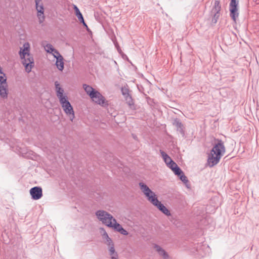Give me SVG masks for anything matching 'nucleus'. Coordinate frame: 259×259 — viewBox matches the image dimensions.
<instances>
[{
  "label": "nucleus",
  "mask_w": 259,
  "mask_h": 259,
  "mask_svg": "<svg viewBox=\"0 0 259 259\" xmlns=\"http://www.w3.org/2000/svg\"><path fill=\"white\" fill-rule=\"evenodd\" d=\"M217 142L208 156L207 162L210 167L213 166L219 162L222 153L225 152L223 141L218 140Z\"/></svg>",
  "instance_id": "nucleus-1"
},
{
  "label": "nucleus",
  "mask_w": 259,
  "mask_h": 259,
  "mask_svg": "<svg viewBox=\"0 0 259 259\" xmlns=\"http://www.w3.org/2000/svg\"><path fill=\"white\" fill-rule=\"evenodd\" d=\"M23 48V49L20 48L19 54L23 60L22 63L25 66L26 71L29 72L34 65L33 58L29 53V44L28 42L25 43Z\"/></svg>",
  "instance_id": "nucleus-2"
},
{
  "label": "nucleus",
  "mask_w": 259,
  "mask_h": 259,
  "mask_svg": "<svg viewBox=\"0 0 259 259\" xmlns=\"http://www.w3.org/2000/svg\"><path fill=\"white\" fill-rule=\"evenodd\" d=\"M96 215L100 221L108 227L111 225L113 219H114L111 214L103 210L97 211Z\"/></svg>",
  "instance_id": "nucleus-3"
},
{
  "label": "nucleus",
  "mask_w": 259,
  "mask_h": 259,
  "mask_svg": "<svg viewBox=\"0 0 259 259\" xmlns=\"http://www.w3.org/2000/svg\"><path fill=\"white\" fill-rule=\"evenodd\" d=\"M60 103L65 114L69 118L70 120L72 121L75 117L74 112L72 106L68 101L67 98L64 100L62 99Z\"/></svg>",
  "instance_id": "nucleus-4"
},
{
  "label": "nucleus",
  "mask_w": 259,
  "mask_h": 259,
  "mask_svg": "<svg viewBox=\"0 0 259 259\" xmlns=\"http://www.w3.org/2000/svg\"><path fill=\"white\" fill-rule=\"evenodd\" d=\"M5 74L2 71L0 67V95L3 98H6L8 96V85Z\"/></svg>",
  "instance_id": "nucleus-5"
},
{
  "label": "nucleus",
  "mask_w": 259,
  "mask_h": 259,
  "mask_svg": "<svg viewBox=\"0 0 259 259\" xmlns=\"http://www.w3.org/2000/svg\"><path fill=\"white\" fill-rule=\"evenodd\" d=\"M221 10V6L219 1H215L214 5L211 10L210 14L212 16V22L216 23L220 16V11Z\"/></svg>",
  "instance_id": "nucleus-6"
},
{
  "label": "nucleus",
  "mask_w": 259,
  "mask_h": 259,
  "mask_svg": "<svg viewBox=\"0 0 259 259\" xmlns=\"http://www.w3.org/2000/svg\"><path fill=\"white\" fill-rule=\"evenodd\" d=\"M41 2V0H35V7L37 11V17L39 23H42L45 20L44 9Z\"/></svg>",
  "instance_id": "nucleus-7"
},
{
  "label": "nucleus",
  "mask_w": 259,
  "mask_h": 259,
  "mask_svg": "<svg viewBox=\"0 0 259 259\" xmlns=\"http://www.w3.org/2000/svg\"><path fill=\"white\" fill-rule=\"evenodd\" d=\"M30 194L33 200H38L42 196V189L40 187H34L30 189Z\"/></svg>",
  "instance_id": "nucleus-8"
},
{
  "label": "nucleus",
  "mask_w": 259,
  "mask_h": 259,
  "mask_svg": "<svg viewBox=\"0 0 259 259\" xmlns=\"http://www.w3.org/2000/svg\"><path fill=\"white\" fill-rule=\"evenodd\" d=\"M91 98L94 102L102 106L106 105V102L105 98L97 91L94 94Z\"/></svg>",
  "instance_id": "nucleus-9"
},
{
  "label": "nucleus",
  "mask_w": 259,
  "mask_h": 259,
  "mask_svg": "<svg viewBox=\"0 0 259 259\" xmlns=\"http://www.w3.org/2000/svg\"><path fill=\"white\" fill-rule=\"evenodd\" d=\"M74 9L75 12V15L77 16V17L78 18V19L79 20V21L80 22V23H82L83 26L87 28V29L88 30H89L87 24L84 22L83 16H82V14L80 13L79 10L78 9V8L76 6L74 5Z\"/></svg>",
  "instance_id": "nucleus-10"
},
{
  "label": "nucleus",
  "mask_w": 259,
  "mask_h": 259,
  "mask_svg": "<svg viewBox=\"0 0 259 259\" xmlns=\"http://www.w3.org/2000/svg\"><path fill=\"white\" fill-rule=\"evenodd\" d=\"M173 125L177 127V131L180 132L182 135H184V126L180 119L176 118L174 120Z\"/></svg>",
  "instance_id": "nucleus-11"
},
{
  "label": "nucleus",
  "mask_w": 259,
  "mask_h": 259,
  "mask_svg": "<svg viewBox=\"0 0 259 259\" xmlns=\"http://www.w3.org/2000/svg\"><path fill=\"white\" fill-rule=\"evenodd\" d=\"M139 186L142 192L146 196H148L149 194H150L152 191L150 188L144 183L140 182L139 183Z\"/></svg>",
  "instance_id": "nucleus-12"
},
{
  "label": "nucleus",
  "mask_w": 259,
  "mask_h": 259,
  "mask_svg": "<svg viewBox=\"0 0 259 259\" xmlns=\"http://www.w3.org/2000/svg\"><path fill=\"white\" fill-rule=\"evenodd\" d=\"M155 206H156L157 208L159 210H160L162 212H163L165 215L169 216L170 215V211L167 209V208L161 203V202L158 201V203H157L156 205H155Z\"/></svg>",
  "instance_id": "nucleus-13"
},
{
  "label": "nucleus",
  "mask_w": 259,
  "mask_h": 259,
  "mask_svg": "<svg viewBox=\"0 0 259 259\" xmlns=\"http://www.w3.org/2000/svg\"><path fill=\"white\" fill-rule=\"evenodd\" d=\"M148 200L153 205H156L157 203L158 202L159 200L157 199L156 195L154 192L150 193L148 196H146Z\"/></svg>",
  "instance_id": "nucleus-14"
},
{
  "label": "nucleus",
  "mask_w": 259,
  "mask_h": 259,
  "mask_svg": "<svg viewBox=\"0 0 259 259\" xmlns=\"http://www.w3.org/2000/svg\"><path fill=\"white\" fill-rule=\"evenodd\" d=\"M63 60L62 56H59V57L56 58V65L57 68L60 71H62L64 69V63Z\"/></svg>",
  "instance_id": "nucleus-15"
},
{
  "label": "nucleus",
  "mask_w": 259,
  "mask_h": 259,
  "mask_svg": "<svg viewBox=\"0 0 259 259\" xmlns=\"http://www.w3.org/2000/svg\"><path fill=\"white\" fill-rule=\"evenodd\" d=\"M105 243L109 246V251L110 255H112L114 253H115V249L114 243L112 240V239L109 237L106 240Z\"/></svg>",
  "instance_id": "nucleus-16"
},
{
  "label": "nucleus",
  "mask_w": 259,
  "mask_h": 259,
  "mask_svg": "<svg viewBox=\"0 0 259 259\" xmlns=\"http://www.w3.org/2000/svg\"><path fill=\"white\" fill-rule=\"evenodd\" d=\"M154 247L156 249V250L158 252L159 254L163 256L164 259H166V258H168V254L160 246L155 244L154 245Z\"/></svg>",
  "instance_id": "nucleus-17"
},
{
  "label": "nucleus",
  "mask_w": 259,
  "mask_h": 259,
  "mask_svg": "<svg viewBox=\"0 0 259 259\" xmlns=\"http://www.w3.org/2000/svg\"><path fill=\"white\" fill-rule=\"evenodd\" d=\"M83 88L87 93L88 95H89L90 97H91L97 91L94 89H93L91 86L84 84L83 85Z\"/></svg>",
  "instance_id": "nucleus-18"
},
{
  "label": "nucleus",
  "mask_w": 259,
  "mask_h": 259,
  "mask_svg": "<svg viewBox=\"0 0 259 259\" xmlns=\"http://www.w3.org/2000/svg\"><path fill=\"white\" fill-rule=\"evenodd\" d=\"M160 152L161 156L162 157L164 162L167 165L169 164L168 163H170L172 161H173L171 158L163 151L160 150Z\"/></svg>",
  "instance_id": "nucleus-19"
},
{
  "label": "nucleus",
  "mask_w": 259,
  "mask_h": 259,
  "mask_svg": "<svg viewBox=\"0 0 259 259\" xmlns=\"http://www.w3.org/2000/svg\"><path fill=\"white\" fill-rule=\"evenodd\" d=\"M230 17L233 20L234 22H236L237 18H238L239 16V13H238V9L237 8H232L230 9Z\"/></svg>",
  "instance_id": "nucleus-20"
},
{
  "label": "nucleus",
  "mask_w": 259,
  "mask_h": 259,
  "mask_svg": "<svg viewBox=\"0 0 259 259\" xmlns=\"http://www.w3.org/2000/svg\"><path fill=\"white\" fill-rule=\"evenodd\" d=\"M109 227L113 228L114 230L118 232L122 228L121 225L117 223L116 220L115 219H113V221L111 223V225L109 226Z\"/></svg>",
  "instance_id": "nucleus-21"
},
{
  "label": "nucleus",
  "mask_w": 259,
  "mask_h": 259,
  "mask_svg": "<svg viewBox=\"0 0 259 259\" xmlns=\"http://www.w3.org/2000/svg\"><path fill=\"white\" fill-rule=\"evenodd\" d=\"M125 99L130 108L132 109H135L134 102L132 98V97L131 96H127V97L125 98Z\"/></svg>",
  "instance_id": "nucleus-22"
},
{
  "label": "nucleus",
  "mask_w": 259,
  "mask_h": 259,
  "mask_svg": "<svg viewBox=\"0 0 259 259\" xmlns=\"http://www.w3.org/2000/svg\"><path fill=\"white\" fill-rule=\"evenodd\" d=\"M63 93H64V90L62 88L61 89H59L58 91H57V92H56L57 96L59 98V101H61L62 99V100H64L67 98L66 96H63Z\"/></svg>",
  "instance_id": "nucleus-23"
},
{
  "label": "nucleus",
  "mask_w": 259,
  "mask_h": 259,
  "mask_svg": "<svg viewBox=\"0 0 259 259\" xmlns=\"http://www.w3.org/2000/svg\"><path fill=\"white\" fill-rule=\"evenodd\" d=\"M45 50L49 53H53L54 50L55 49L53 46L49 44H47L45 46Z\"/></svg>",
  "instance_id": "nucleus-24"
},
{
  "label": "nucleus",
  "mask_w": 259,
  "mask_h": 259,
  "mask_svg": "<svg viewBox=\"0 0 259 259\" xmlns=\"http://www.w3.org/2000/svg\"><path fill=\"white\" fill-rule=\"evenodd\" d=\"M121 92L124 98L131 96L129 94V90L127 88L122 87L121 88Z\"/></svg>",
  "instance_id": "nucleus-25"
},
{
  "label": "nucleus",
  "mask_w": 259,
  "mask_h": 259,
  "mask_svg": "<svg viewBox=\"0 0 259 259\" xmlns=\"http://www.w3.org/2000/svg\"><path fill=\"white\" fill-rule=\"evenodd\" d=\"M238 5V1L237 0H231V2L230 3V9L237 8Z\"/></svg>",
  "instance_id": "nucleus-26"
},
{
  "label": "nucleus",
  "mask_w": 259,
  "mask_h": 259,
  "mask_svg": "<svg viewBox=\"0 0 259 259\" xmlns=\"http://www.w3.org/2000/svg\"><path fill=\"white\" fill-rule=\"evenodd\" d=\"M180 180L186 185L188 183V180L186 176H185L184 172L179 176Z\"/></svg>",
  "instance_id": "nucleus-27"
},
{
  "label": "nucleus",
  "mask_w": 259,
  "mask_h": 259,
  "mask_svg": "<svg viewBox=\"0 0 259 259\" xmlns=\"http://www.w3.org/2000/svg\"><path fill=\"white\" fill-rule=\"evenodd\" d=\"M172 171H174L176 175H177L178 176H179L181 174H183V171L181 169V168L179 166L177 167L176 168L175 167V169H174V170Z\"/></svg>",
  "instance_id": "nucleus-28"
},
{
  "label": "nucleus",
  "mask_w": 259,
  "mask_h": 259,
  "mask_svg": "<svg viewBox=\"0 0 259 259\" xmlns=\"http://www.w3.org/2000/svg\"><path fill=\"white\" fill-rule=\"evenodd\" d=\"M168 164H169L167 165V166L171 169L172 170H174V169H175V167L176 168L178 166L174 161H172L170 163Z\"/></svg>",
  "instance_id": "nucleus-29"
},
{
  "label": "nucleus",
  "mask_w": 259,
  "mask_h": 259,
  "mask_svg": "<svg viewBox=\"0 0 259 259\" xmlns=\"http://www.w3.org/2000/svg\"><path fill=\"white\" fill-rule=\"evenodd\" d=\"M51 54L53 55L54 57L56 59L58 58L59 56H62L60 54L59 51L55 49L54 50L53 53H51Z\"/></svg>",
  "instance_id": "nucleus-30"
},
{
  "label": "nucleus",
  "mask_w": 259,
  "mask_h": 259,
  "mask_svg": "<svg viewBox=\"0 0 259 259\" xmlns=\"http://www.w3.org/2000/svg\"><path fill=\"white\" fill-rule=\"evenodd\" d=\"M119 232L123 235H127L128 234V232L123 228H122Z\"/></svg>",
  "instance_id": "nucleus-31"
},
{
  "label": "nucleus",
  "mask_w": 259,
  "mask_h": 259,
  "mask_svg": "<svg viewBox=\"0 0 259 259\" xmlns=\"http://www.w3.org/2000/svg\"><path fill=\"white\" fill-rule=\"evenodd\" d=\"M55 88H56V91H58L59 89H62L60 87V83L57 81H55Z\"/></svg>",
  "instance_id": "nucleus-32"
},
{
  "label": "nucleus",
  "mask_w": 259,
  "mask_h": 259,
  "mask_svg": "<svg viewBox=\"0 0 259 259\" xmlns=\"http://www.w3.org/2000/svg\"><path fill=\"white\" fill-rule=\"evenodd\" d=\"M100 232L102 235L103 234H105L106 233H107L106 231L103 228H100Z\"/></svg>",
  "instance_id": "nucleus-33"
},
{
  "label": "nucleus",
  "mask_w": 259,
  "mask_h": 259,
  "mask_svg": "<svg viewBox=\"0 0 259 259\" xmlns=\"http://www.w3.org/2000/svg\"><path fill=\"white\" fill-rule=\"evenodd\" d=\"M111 256V259H118L117 258V253L115 251V253H113V254Z\"/></svg>",
  "instance_id": "nucleus-34"
},
{
  "label": "nucleus",
  "mask_w": 259,
  "mask_h": 259,
  "mask_svg": "<svg viewBox=\"0 0 259 259\" xmlns=\"http://www.w3.org/2000/svg\"><path fill=\"white\" fill-rule=\"evenodd\" d=\"M102 236L103 238L105 240L109 237L107 233H106L105 234H103Z\"/></svg>",
  "instance_id": "nucleus-35"
}]
</instances>
